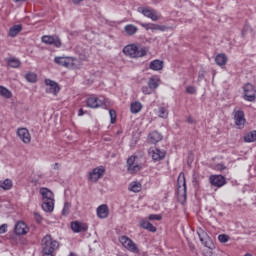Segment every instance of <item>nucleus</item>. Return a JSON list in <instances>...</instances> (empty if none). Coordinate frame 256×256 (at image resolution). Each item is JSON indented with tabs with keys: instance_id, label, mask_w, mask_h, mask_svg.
<instances>
[{
	"instance_id": "obj_40",
	"label": "nucleus",
	"mask_w": 256,
	"mask_h": 256,
	"mask_svg": "<svg viewBox=\"0 0 256 256\" xmlns=\"http://www.w3.org/2000/svg\"><path fill=\"white\" fill-rule=\"evenodd\" d=\"M142 93L144 95H152V93H155V92L149 86H143Z\"/></svg>"
},
{
	"instance_id": "obj_34",
	"label": "nucleus",
	"mask_w": 256,
	"mask_h": 256,
	"mask_svg": "<svg viewBox=\"0 0 256 256\" xmlns=\"http://www.w3.org/2000/svg\"><path fill=\"white\" fill-rule=\"evenodd\" d=\"M245 143H253L256 141V131H251L244 136Z\"/></svg>"
},
{
	"instance_id": "obj_20",
	"label": "nucleus",
	"mask_w": 256,
	"mask_h": 256,
	"mask_svg": "<svg viewBox=\"0 0 256 256\" xmlns=\"http://www.w3.org/2000/svg\"><path fill=\"white\" fill-rule=\"evenodd\" d=\"M135 159H137V156H130L127 159L129 173H137L138 171H141V166L139 164H135Z\"/></svg>"
},
{
	"instance_id": "obj_47",
	"label": "nucleus",
	"mask_w": 256,
	"mask_h": 256,
	"mask_svg": "<svg viewBox=\"0 0 256 256\" xmlns=\"http://www.w3.org/2000/svg\"><path fill=\"white\" fill-rule=\"evenodd\" d=\"M146 229H147V231H150L151 233H155L157 231V228L155 226H153V224H151V223Z\"/></svg>"
},
{
	"instance_id": "obj_14",
	"label": "nucleus",
	"mask_w": 256,
	"mask_h": 256,
	"mask_svg": "<svg viewBox=\"0 0 256 256\" xmlns=\"http://www.w3.org/2000/svg\"><path fill=\"white\" fill-rule=\"evenodd\" d=\"M16 133L22 143H25V145L31 143V133L27 128H18Z\"/></svg>"
},
{
	"instance_id": "obj_46",
	"label": "nucleus",
	"mask_w": 256,
	"mask_h": 256,
	"mask_svg": "<svg viewBox=\"0 0 256 256\" xmlns=\"http://www.w3.org/2000/svg\"><path fill=\"white\" fill-rule=\"evenodd\" d=\"M3 233H7V224H2L0 226V235H3Z\"/></svg>"
},
{
	"instance_id": "obj_44",
	"label": "nucleus",
	"mask_w": 256,
	"mask_h": 256,
	"mask_svg": "<svg viewBox=\"0 0 256 256\" xmlns=\"http://www.w3.org/2000/svg\"><path fill=\"white\" fill-rule=\"evenodd\" d=\"M216 169L217 171H225V169H227V166L225 164H217L216 165Z\"/></svg>"
},
{
	"instance_id": "obj_11",
	"label": "nucleus",
	"mask_w": 256,
	"mask_h": 256,
	"mask_svg": "<svg viewBox=\"0 0 256 256\" xmlns=\"http://www.w3.org/2000/svg\"><path fill=\"white\" fill-rule=\"evenodd\" d=\"M103 175H105V167L99 166V167L94 168L89 173L88 179L92 183H97V181H99L101 179V177H103Z\"/></svg>"
},
{
	"instance_id": "obj_19",
	"label": "nucleus",
	"mask_w": 256,
	"mask_h": 256,
	"mask_svg": "<svg viewBox=\"0 0 256 256\" xmlns=\"http://www.w3.org/2000/svg\"><path fill=\"white\" fill-rule=\"evenodd\" d=\"M140 25L143 27V29H146V31H167V26L165 25L154 23H140Z\"/></svg>"
},
{
	"instance_id": "obj_49",
	"label": "nucleus",
	"mask_w": 256,
	"mask_h": 256,
	"mask_svg": "<svg viewBox=\"0 0 256 256\" xmlns=\"http://www.w3.org/2000/svg\"><path fill=\"white\" fill-rule=\"evenodd\" d=\"M187 123H190V125H193V124H195V120L193 119V117L189 116L187 118Z\"/></svg>"
},
{
	"instance_id": "obj_7",
	"label": "nucleus",
	"mask_w": 256,
	"mask_h": 256,
	"mask_svg": "<svg viewBox=\"0 0 256 256\" xmlns=\"http://www.w3.org/2000/svg\"><path fill=\"white\" fill-rule=\"evenodd\" d=\"M105 105V98H99L95 95H91L86 99V107L90 109H99V107H103Z\"/></svg>"
},
{
	"instance_id": "obj_17",
	"label": "nucleus",
	"mask_w": 256,
	"mask_h": 256,
	"mask_svg": "<svg viewBox=\"0 0 256 256\" xmlns=\"http://www.w3.org/2000/svg\"><path fill=\"white\" fill-rule=\"evenodd\" d=\"M45 85L47 86L46 93H51L52 95H57V93H59V91H61V88H59V84H57V82H55L51 79H46Z\"/></svg>"
},
{
	"instance_id": "obj_26",
	"label": "nucleus",
	"mask_w": 256,
	"mask_h": 256,
	"mask_svg": "<svg viewBox=\"0 0 256 256\" xmlns=\"http://www.w3.org/2000/svg\"><path fill=\"white\" fill-rule=\"evenodd\" d=\"M215 63L219 65V67H223L227 65V55L225 54H218L215 57Z\"/></svg>"
},
{
	"instance_id": "obj_13",
	"label": "nucleus",
	"mask_w": 256,
	"mask_h": 256,
	"mask_svg": "<svg viewBox=\"0 0 256 256\" xmlns=\"http://www.w3.org/2000/svg\"><path fill=\"white\" fill-rule=\"evenodd\" d=\"M149 155L152 158V161H154V163H157V161H163V159H165V155H167V152L159 148H152L149 150Z\"/></svg>"
},
{
	"instance_id": "obj_43",
	"label": "nucleus",
	"mask_w": 256,
	"mask_h": 256,
	"mask_svg": "<svg viewBox=\"0 0 256 256\" xmlns=\"http://www.w3.org/2000/svg\"><path fill=\"white\" fill-rule=\"evenodd\" d=\"M150 224H151V222H149V221H147V220H142V221L140 222V227H142V229H147Z\"/></svg>"
},
{
	"instance_id": "obj_18",
	"label": "nucleus",
	"mask_w": 256,
	"mask_h": 256,
	"mask_svg": "<svg viewBox=\"0 0 256 256\" xmlns=\"http://www.w3.org/2000/svg\"><path fill=\"white\" fill-rule=\"evenodd\" d=\"M71 229L73 233H85L88 231L89 226L83 222L74 221L71 222Z\"/></svg>"
},
{
	"instance_id": "obj_2",
	"label": "nucleus",
	"mask_w": 256,
	"mask_h": 256,
	"mask_svg": "<svg viewBox=\"0 0 256 256\" xmlns=\"http://www.w3.org/2000/svg\"><path fill=\"white\" fill-rule=\"evenodd\" d=\"M148 52L149 49H147V47H142L139 44H128L123 48L124 55L131 57V59L145 57Z\"/></svg>"
},
{
	"instance_id": "obj_51",
	"label": "nucleus",
	"mask_w": 256,
	"mask_h": 256,
	"mask_svg": "<svg viewBox=\"0 0 256 256\" xmlns=\"http://www.w3.org/2000/svg\"><path fill=\"white\" fill-rule=\"evenodd\" d=\"M83 115H85V112L83 111V108H80L78 111V116L83 117Z\"/></svg>"
},
{
	"instance_id": "obj_37",
	"label": "nucleus",
	"mask_w": 256,
	"mask_h": 256,
	"mask_svg": "<svg viewBox=\"0 0 256 256\" xmlns=\"http://www.w3.org/2000/svg\"><path fill=\"white\" fill-rule=\"evenodd\" d=\"M70 212H71V203L66 202L62 210V215H64V217H67V215H69Z\"/></svg>"
},
{
	"instance_id": "obj_28",
	"label": "nucleus",
	"mask_w": 256,
	"mask_h": 256,
	"mask_svg": "<svg viewBox=\"0 0 256 256\" xmlns=\"http://www.w3.org/2000/svg\"><path fill=\"white\" fill-rule=\"evenodd\" d=\"M22 30H23V26L14 25L9 30V37H17V35H19V33H21Z\"/></svg>"
},
{
	"instance_id": "obj_15",
	"label": "nucleus",
	"mask_w": 256,
	"mask_h": 256,
	"mask_svg": "<svg viewBox=\"0 0 256 256\" xmlns=\"http://www.w3.org/2000/svg\"><path fill=\"white\" fill-rule=\"evenodd\" d=\"M244 89V99L245 101L253 102L255 100V87L253 84H246L243 87Z\"/></svg>"
},
{
	"instance_id": "obj_9",
	"label": "nucleus",
	"mask_w": 256,
	"mask_h": 256,
	"mask_svg": "<svg viewBox=\"0 0 256 256\" xmlns=\"http://www.w3.org/2000/svg\"><path fill=\"white\" fill-rule=\"evenodd\" d=\"M178 188H177V193L178 196L184 197V199H187V182L185 181V174L181 172L178 176Z\"/></svg>"
},
{
	"instance_id": "obj_12",
	"label": "nucleus",
	"mask_w": 256,
	"mask_h": 256,
	"mask_svg": "<svg viewBox=\"0 0 256 256\" xmlns=\"http://www.w3.org/2000/svg\"><path fill=\"white\" fill-rule=\"evenodd\" d=\"M42 43H45V45H53L57 49H59V47H61V45H62L61 38H59V36H57V35L42 36Z\"/></svg>"
},
{
	"instance_id": "obj_53",
	"label": "nucleus",
	"mask_w": 256,
	"mask_h": 256,
	"mask_svg": "<svg viewBox=\"0 0 256 256\" xmlns=\"http://www.w3.org/2000/svg\"><path fill=\"white\" fill-rule=\"evenodd\" d=\"M13 1H14V3H23V2H25L27 0H13Z\"/></svg>"
},
{
	"instance_id": "obj_3",
	"label": "nucleus",
	"mask_w": 256,
	"mask_h": 256,
	"mask_svg": "<svg viewBox=\"0 0 256 256\" xmlns=\"http://www.w3.org/2000/svg\"><path fill=\"white\" fill-rule=\"evenodd\" d=\"M42 252L55 253L59 249V241L53 239V236L47 234L42 238Z\"/></svg>"
},
{
	"instance_id": "obj_48",
	"label": "nucleus",
	"mask_w": 256,
	"mask_h": 256,
	"mask_svg": "<svg viewBox=\"0 0 256 256\" xmlns=\"http://www.w3.org/2000/svg\"><path fill=\"white\" fill-rule=\"evenodd\" d=\"M53 169L55 170V171H59L60 169H61V164H59V163H55L54 164V166H53Z\"/></svg>"
},
{
	"instance_id": "obj_41",
	"label": "nucleus",
	"mask_w": 256,
	"mask_h": 256,
	"mask_svg": "<svg viewBox=\"0 0 256 256\" xmlns=\"http://www.w3.org/2000/svg\"><path fill=\"white\" fill-rule=\"evenodd\" d=\"M109 115H110L111 123H115V121H117V112L111 109L109 110Z\"/></svg>"
},
{
	"instance_id": "obj_39",
	"label": "nucleus",
	"mask_w": 256,
	"mask_h": 256,
	"mask_svg": "<svg viewBox=\"0 0 256 256\" xmlns=\"http://www.w3.org/2000/svg\"><path fill=\"white\" fill-rule=\"evenodd\" d=\"M148 219L150 221H161L163 219V217L159 214H150Z\"/></svg>"
},
{
	"instance_id": "obj_31",
	"label": "nucleus",
	"mask_w": 256,
	"mask_h": 256,
	"mask_svg": "<svg viewBox=\"0 0 256 256\" xmlns=\"http://www.w3.org/2000/svg\"><path fill=\"white\" fill-rule=\"evenodd\" d=\"M0 95L5 99H11V97H13V93L9 89L5 88V86H1V85H0Z\"/></svg>"
},
{
	"instance_id": "obj_21",
	"label": "nucleus",
	"mask_w": 256,
	"mask_h": 256,
	"mask_svg": "<svg viewBox=\"0 0 256 256\" xmlns=\"http://www.w3.org/2000/svg\"><path fill=\"white\" fill-rule=\"evenodd\" d=\"M163 140V135L159 133L158 131H152L148 134L147 141L151 145H156V143H159V141Z\"/></svg>"
},
{
	"instance_id": "obj_10",
	"label": "nucleus",
	"mask_w": 256,
	"mask_h": 256,
	"mask_svg": "<svg viewBox=\"0 0 256 256\" xmlns=\"http://www.w3.org/2000/svg\"><path fill=\"white\" fill-rule=\"evenodd\" d=\"M234 123L238 129H244L247 119H245V112L242 110H234Z\"/></svg>"
},
{
	"instance_id": "obj_54",
	"label": "nucleus",
	"mask_w": 256,
	"mask_h": 256,
	"mask_svg": "<svg viewBox=\"0 0 256 256\" xmlns=\"http://www.w3.org/2000/svg\"><path fill=\"white\" fill-rule=\"evenodd\" d=\"M244 256H253L251 253H246Z\"/></svg>"
},
{
	"instance_id": "obj_35",
	"label": "nucleus",
	"mask_w": 256,
	"mask_h": 256,
	"mask_svg": "<svg viewBox=\"0 0 256 256\" xmlns=\"http://www.w3.org/2000/svg\"><path fill=\"white\" fill-rule=\"evenodd\" d=\"M128 189L129 191H132V193H139V191H141V183L132 182L129 184Z\"/></svg>"
},
{
	"instance_id": "obj_30",
	"label": "nucleus",
	"mask_w": 256,
	"mask_h": 256,
	"mask_svg": "<svg viewBox=\"0 0 256 256\" xmlns=\"http://www.w3.org/2000/svg\"><path fill=\"white\" fill-rule=\"evenodd\" d=\"M157 115L161 119H167L169 117V110L166 107L160 106L158 107Z\"/></svg>"
},
{
	"instance_id": "obj_1",
	"label": "nucleus",
	"mask_w": 256,
	"mask_h": 256,
	"mask_svg": "<svg viewBox=\"0 0 256 256\" xmlns=\"http://www.w3.org/2000/svg\"><path fill=\"white\" fill-rule=\"evenodd\" d=\"M40 195L42 196V209L46 213H53L55 209V196L49 188H41Z\"/></svg>"
},
{
	"instance_id": "obj_16",
	"label": "nucleus",
	"mask_w": 256,
	"mask_h": 256,
	"mask_svg": "<svg viewBox=\"0 0 256 256\" xmlns=\"http://www.w3.org/2000/svg\"><path fill=\"white\" fill-rule=\"evenodd\" d=\"M209 181L213 187H218V188L223 187L227 183V180L224 178L223 175H211L209 177Z\"/></svg>"
},
{
	"instance_id": "obj_27",
	"label": "nucleus",
	"mask_w": 256,
	"mask_h": 256,
	"mask_svg": "<svg viewBox=\"0 0 256 256\" xmlns=\"http://www.w3.org/2000/svg\"><path fill=\"white\" fill-rule=\"evenodd\" d=\"M124 31L127 33V35L133 36L135 33H137V31H139V28L133 24H128L124 27Z\"/></svg>"
},
{
	"instance_id": "obj_6",
	"label": "nucleus",
	"mask_w": 256,
	"mask_h": 256,
	"mask_svg": "<svg viewBox=\"0 0 256 256\" xmlns=\"http://www.w3.org/2000/svg\"><path fill=\"white\" fill-rule=\"evenodd\" d=\"M119 242L127 251H130V253H139V247H137V244L131 240V238L127 236H121L119 238Z\"/></svg>"
},
{
	"instance_id": "obj_36",
	"label": "nucleus",
	"mask_w": 256,
	"mask_h": 256,
	"mask_svg": "<svg viewBox=\"0 0 256 256\" xmlns=\"http://www.w3.org/2000/svg\"><path fill=\"white\" fill-rule=\"evenodd\" d=\"M25 79H26V81H28V83H37V74H35L33 72H28L25 75Z\"/></svg>"
},
{
	"instance_id": "obj_29",
	"label": "nucleus",
	"mask_w": 256,
	"mask_h": 256,
	"mask_svg": "<svg viewBox=\"0 0 256 256\" xmlns=\"http://www.w3.org/2000/svg\"><path fill=\"white\" fill-rule=\"evenodd\" d=\"M141 109H143V105L139 101L132 102L130 105L131 113H134V114L140 113Z\"/></svg>"
},
{
	"instance_id": "obj_45",
	"label": "nucleus",
	"mask_w": 256,
	"mask_h": 256,
	"mask_svg": "<svg viewBox=\"0 0 256 256\" xmlns=\"http://www.w3.org/2000/svg\"><path fill=\"white\" fill-rule=\"evenodd\" d=\"M34 219H36L37 223H41V221H43V217H41V214L37 212L34 213Z\"/></svg>"
},
{
	"instance_id": "obj_24",
	"label": "nucleus",
	"mask_w": 256,
	"mask_h": 256,
	"mask_svg": "<svg viewBox=\"0 0 256 256\" xmlns=\"http://www.w3.org/2000/svg\"><path fill=\"white\" fill-rule=\"evenodd\" d=\"M147 85L155 92L159 85H161V78H159V76H152L148 79Z\"/></svg>"
},
{
	"instance_id": "obj_52",
	"label": "nucleus",
	"mask_w": 256,
	"mask_h": 256,
	"mask_svg": "<svg viewBox=\"0 0 256 256\" xmlns=\"http://www.w3.org/2000/svg\"><path fill=\"white\" fill-rule=\"evenodd\" d=\"M81 1H83V0H72V2L74 3V5H79V3H81Z\"/></svg>"
},
{
	"instance_id": "obj_4",
	"label": "nucleus",
	"mask_w": 256,
	"mask_h": 256,
	"mask_svg": "<svg viewBox=\"0 0 256 256\" xmlns=\"http://www.w3.org/2000/svg\"><path fill=\"white\" fill-rule=\"evenodd\" d=\"M197 235L200 239V242L202 243V245L204 247H206L207 249H210V251H213L215 249V243L213 242V239H211V237H209L207 232H205V231H203V229L199 228L197 230Z\"/></svg>"
},
{
	"instance_id": "obj_5",
	"label": "nucleus",
	"mask_w": 256,
	"mask_h": 256,
	"mask_svg": "<svg viewBox=\"0 0 256 256\" xmlns=\"http://www.w3.org/2000/svg\"><path fill=\"white\" fill-rule=\"evenodd\" d=\"M138 12L142 13L144 17L151 19V21H159V19H161V14H159L157 10L151 9L149 7H139Z\"/></svg>"
},
{
	"instance_id": "obj_22",
	"label": "nucleus",
	"mask_w": 256,
	"mask_h": 256,
	"mask_svg": "<svg viewBox=\"0 0 256 256\" xmlns=\"http://www.w3.org/2000/svg\"><path fill=\"white\" fill-rule=\"evenodd\" d=\"M15 233L16 235H27L29 233V227L23 221H19L15 225Z\"/></svg>"
},
{
	"instance_id": "obj_32",
	"label": "nucleus",
	"mask_w": 256,
	"mask_h": 256,
	"mask_svg": "<svg viewBox=\"0 0 256 256\" xmlns=\"http://www.w3.org/2000/svg\"><path fill=\"white\" fill-rule=\"evenodd\" d=\"M8 65L13 69H18V67H21V60L19 58H9Z\"/></svg>"
},
{
	"instance_id": "obj_25",
	"label": "nucleus",
	"mask_w": 256,
	"mask_h": 256,
	"mask_svg": "<svg viewBox=\"0 0 256 256\" xmlns=\"http://www.w3.org/2000/svg\"><path fill=\"white\" fill-rule=\"evenodd\" d=\"M149 69L152 71H161L163 69V61L153 60L149 64Z\"/></svg>"
},
{
	"instance_id": "obj_42",
	"label": "nucleus",
	"mask_w": 256,
	"mask_h": 256,
	"mask_svg": "<svg viewBox=\"0 0 256 256\" xmlns=\"http://www.w3.org/2000/svg\"><path fill=\"white\" fill-rule=\"evenodd\" d=\"M186 93L189 95H195V93H197V88H195V86H188L186 87Z\"/></svg>"
},
{
	"instance_id": "obj_38",
	"label": "nucleus",
	"mask_w": 256,
	"mask_h": 256,
	"mask_svg": "<svg viewBox=\"0 0 256 256\" xmlns=\"http://www.w3.org/2000/svg\"><path fill=\"white\" fill-rule=\"evenodd\" d=\"M229 239H230V237H229V235H227V234H220V235L218 236V241H219L220 243H227V242L229 241Z\"/></svg>"
},
{
	"instance_id": "obj_33",
	"label": "nucleus",
	"mask_w": 256,
	"mask_h": 256,
	"mask_svg": "<svg viewBox=\"0 0 256 256\" xmlns=\"http://www.w3.org/2000/svg\"><path fill=\"white\" fill-rule=\"evenodd\" d=\"M13 187V182L10 179L0 181V188L4 191H9Z\"/></svg>"
},
{
	"instance_id": "obj_23",
	"label": "nucleus",
	"mask_w": 256,
	"mask_h": 256,
	"mask_svg": "<svg viewBox=\"0 0 256 256\" xmlns=\"http://www.w3.org/2000/svg\"><path fill=\"white\" fill-rule=\"evenodd\" d=\"M96 213L99 219H107L109 217V206H107V204L100 205L97 208Z\"/></svg>"
},
{
	"instance_id": "obj_8",
	"label": "nucleus",
	"mask_w": 256,
	"mask_h": 256,
	"mask_svg": "<svg viewBox=\"0 0 256 256\" xmlns=\"http://www.w3.org/2000/svg\"><path fill=\"white\" fill-rule=\"evenodd\" d=\"M54 63H56V65H61V67H66L67 69H71V67L75 66V58L65 57V56H56L54 58Z\"/></svg>"
},
{
	"instance_id": "obj_50",
	"label": "nucleus",
	"mask_w": 256,
	"mask_h": 256,
	"mask_svg": "<svg viewBox=\"0 0 256 256\" xmlns=\"http://www.w3.org/2000/svg\"><path fill=\"white\" fill-rule=\"evenodd\" d=\"M42 256H55V252H42Z\"/></svg>"
}]
</instances>
